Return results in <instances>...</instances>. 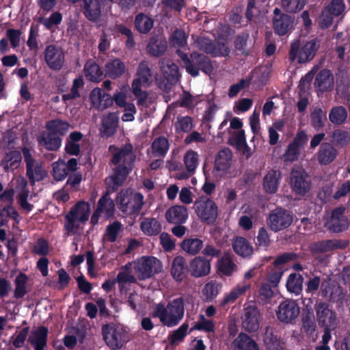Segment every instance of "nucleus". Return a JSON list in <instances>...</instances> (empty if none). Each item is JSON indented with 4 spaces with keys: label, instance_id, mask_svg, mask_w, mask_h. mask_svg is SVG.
<instances>
[{
    "label": "nucleus",
    "instance_id": "f257e3e1",
    "mask_svg": "<svg viewBox=\"0 0 350 350\" xmlns=\"http://www.w3.org/2000/svg\"><path fill=\"white\" fill-rule=\"evenodd\" d=\"M113 149L117 151L113 154L110 161L116 167L113 169V173L106 179L108 193L117 191L124 185L133 169L135 160V156L133 154V146L131 144H126L121 148H118L114 145L109 146V151H112Z\"/></svg>",
    "mask_w": 350,
    "mask_h": 350
},
{
    "label": "nucleus",
    "instance_id": "f03ea898",
    "mask_svg": "<svg viewBox=\"0 0 350 350\" xmlns=\"http://www.w3.org/2000/svg\"><path fill=\"white\" fill-rule=\"evenodd\" d=\"M185 302V297L180 296L168 301L166 306L159 303L153 308L152 317L158 318L163 326H176L184 317Z\"/></svg>",
    "mask_w": 350,
    "mask_h": 350
},
{
    "label": "nucleus",
    "instance_id": "7ed1b4c3",
    "mask_svg": "<svg viewBox=\"0 0 350 350\" xmlns=\"http://www.w3.org/2000/svg\"><path fill=\"white\" fill-rule=\"evenodd\" d=\"M90 213V204L83 200L77 202L66 215L65 230L68 233L74 232L79 227V224H84L88 219Z\"/></svg>",
    "mask_w": 350,
    "mask_h": 350
},
{
    "label": "nucleus",
    "instance_id": "20e7f679",
    "mask_svg": "<svg viewBox=\"0 0 350 350\" xmlns=\"http://www.w3.org/2000/svg\"><path fill=\"white\" fill-rule=\"evenodd\" d=\"M102 334L106 345L112 350L120 349L129 340L125 328L113 323L102 326Z\"/></svg>",
    "mask_w": 350,
    "mask_h": 350
},
{
    "label": "nucleus",
    "instance_id": "39448f33",
    "mask_svg": "<svg viewBox=\"0 0 350 350\" xmlns=\"http://www.w3.org/2000/svg\"><path fill=\"white\" fill-rule=\"evenodd\" d=\"M289 185L292 191L296 196L303 197L311 189L310 176L303 167H294L291 169L289 174Z\"/></svg>",
    "mask_w": 350,
    "mask_h": 350
},
{
    "label": "nucleus",
    "instance_id": "423d86ee",
    "mask_svg": "<svg viewBox=\"0 0 350 350\" xmlns=\"http://www.w3.org/2000/svg\"><path fill=\"white\" fill-rule=\"evenodd\" d=\"M319 46L316 40L306 42L301 47L299 40L293 42L289 51V59L295 62L297 59L299 64L311 61L315 56Z\"/></svg>",
    "mask_w": 350,
    "mask_h": 350
},
{
    "label": "nucleus",
    "instance_id": "0eeeda50",
    "mask_svg": "<svg viewBox=\"0 0 350 350\" xmlns=\"http://www.w3.org/2000/svg\"><path fill=\"white\" fill-rule=\"evenodd\" d=\"M23 154L26 165V176L31 185H34L36 182H40L46 178L48 173L45 170L43 163L35 159L27 148H23Z\"/></svg>",
    "mask_w": 350,
    "mask_h": 350
},
{
    "label": "nucleus",
    "instance_id": "6e6552de",
    "mask_svg": "<svg viewBox=\"0 0 350 350\" xmlns=\"http://www.w3.org/2000/svg\"><path fill=\"white\" fill-rule=\"evenodd\" d=\"M161 261L154 256H142L135 263L134 271L139 280L150 278L162 270Z\"/></svg>",
    "mask_w": 350,
    "mask_h": 350
},
{
    "label": "nucleus",
    "instance_id": "1a4fd4ad",
    "mask_svg": "<svg viewBox=\"0 0 350 350\" xmlns=\"http://www.w3.org/2000/svg\"><path fill=\"white\" fill-rule=\"evenodd\" d=\"M193 208L198 217L202 221L213 225L218 216V207L216 203L207 197L197 200Z\"/></svg>",
    "mask_w": 350,
    "mask_h": 350
},
{
    "label": "nucleus",
    "instance_id": "9d476101",
    "mask_svg": "<svg viewBox=\"0 0 350 350\" xmlns=\"http://www.w3.org/2000/svg\"><path fill=\"white\" fill-rule=\"evenodd\" d=\"M293 221L292 213L282 207L273 210L267 218L269 228L275 232L288 228Z\"/></svg>",
    "mask_w": 350,
    "mask_h": 350
},
{
    "label": "nucleus",
    "instance_id": "9b49d317",
    "mask_svg": "<svg viewBox=\"0 0 350 350\" xmlns=\"http://www.w3.org/2000/svg\"><path fill=\"white\" fill-rule=\"evenodd\" d=\"M198 48L212 57H227L230 49L223 42L213 41L207 37H198L196 40Z\"/></svg>",
    "mask_w": 350,
    "mask_h": 350
},
{
    "label": "nucleus",
    "instance_id": "f8f14e48",
    "mask_svg": "<svg viewBox=\"0 0 350 350\" xmlns=\"http://www.w3.org/2000/svg\"><path fill=\"white\" fill-rule=\"evenodd\" d=\"M273 14L272 25L275 34L283 36L292 31L295 17L282 12L278 8L273 10Z\"/></svg>",
    "mask_w": 350,
    "mask_h": 350
},
{
    "label": "nucleus",
    "instance_id": "ddd939ff",
    "mask_svg": "<svg viewBox=\"0 0 350 350\" xmlns=\"http://www.w3.org/2000/svg\"><path fill=\"white\" fill-rule=\"evenodd\" d=\"M44 58L47 66L53 71L61 70L65 64V53L63 49L55 44L46 46Z\"/></svg>",
    "mask_w": 350,
    "mask_h": 350
},
{
    "label": "nucleus",
    "instance_id": "4468645a",
    "mask_svg": "<svg viewBox=\"0 0 350 350\" xmlns=\"http://www.w3.org/2000/svg\"><path fill=\"white\" fill-rule=\"evenodd\" d=\"M300 308L295 301L286 299L282 301L276 311L278 320L285 323H292L299 317Z\"/></svg>",
    "mask_w": 350,
    "mask_h": 350
},
{
    "label": "nucleus",
    "instance_id": "2eb2a0df",
    "mask_svg": "<svg viewBox=\"0 0 350 350\" xmlns=\"http://www.w3.org/2000/svg\"><path fill=\"white\" fill-rule=\"evenodd\" d=\"M308 136L304 131L297 133L293 142H291L284 154L285 161L293 162L297 161L299 157L301 149L308 142Z\"/></svg>",
    "mask_w": 350,
    "mask_h": 350
},
{
    "label": "nucleus",
    "instance_id": "dca6fc26",
    "mask_svg": "<svg viewBox=\"0 0 350 350\" xmlns=\"http://www.w3.org/2000/svg\"><path fill=\"white\" fill-rule=\"evenodd\" d=\"M191 68L194 72L189 73L193 77H196L201 70L204 74L211 76L214 70L211 59L206 55L198 52L191 53Z\"/></svg>",
    "mask_w": 350,
    "mask_h": 350
},
{
    "label": "nucleus",
    "instance_id": "f3484780",
    "mask_svg": "<svg viewBox=\"0 0 350 350\" xmlns=\"http://www.w3.org/2000/svg\"><path fill=\"white\" fill-rule=\"evenodd\" d=\"M315 311L319 325L321 327H336V317L334 311L329 308L326 302L317 301Z\"/></svg>",
    "mask_w": 350,
    "mask_h": 350
},
{
    "label": "nucleus",
    "instance_id": "a211bd4d",
    "mask_svg": "<svg viewBox=\"0 0 350 350\" xmlns=\"http://www.w3.org/2000/svg\"><path fill=\"white\" fill-rule=\"evenodd\" d=\"M349 245L346 240L328 239L311 243L310 251L314 254L325 253L336 249H345Z\"/></svg>",
    "mask_w": 350,
    "mask_h": 350
},
{
    "label": "nucleus",
    "instance_id": "6ab92c4d",
    "mask_svg": "<svg viewBox=\"0 0 350 350\" xmlns=\"http://www.w3.org/2000/svg\"><path fill=\"white\" fill-rule=\"evenodd\" d=\"M189 271L194 278L208 275L211 271V260L203 256L195 257L189 263Z\"/></svg>",
    "mask_w": 350,
    "mask_h": 350
},
{
    "label": "nucleus",
    "instance_id": "aec40b11",
    "mask_svg": "<svg viewBox=\"0 0 350 350\" xmlns=\"http://www.w3.org/2000/svg\"><path fill=\"white\" fill-rule=\"evenodd\" d=\"M260 312L256 306H249L245 309L242 322L243 327L248 332H254L259 327Z\"/></svg>",
    "mask_w": 350,
    "mask_h": 350
},
{
    "label": "nucleus",
    "instance_id": "412c9836",
    "mask_svg": "<svg viewBox=\"0 0 350 350\" xmlns=\"http://www.w3.org/2000/svg\"><path fill=\"white\" fill-rule=\"evenodd\" d=\"M81 6L85 17L91 22H98L101 16V5L100 1L81 0Z\"/></svg>",
    "mask_w": 350,
    "mask_h": 350
},
{
    "label": "nucleus",
    "instance_id": "4be33fe9",
    "mask_svg": "<svg viewBox=\"0 0 350 350\" xmlns=\"http://www.w3.org/2000/svg\"><path fill=\"white\" fill-rule=\"evenodd\" d=\"M49 329L45 326H38L33 330L28 338V341L33 346L35 350H44L47 345Z\"/></svg>",
    "mask_w": 350,
    "mask_h": 350
},
{
    "label": "nucleus",
    "instance_id": "5701e85b",
    "mask_svg": "<svg viewBox=\"0 0 350 350\" xmlns=\"http://www.w3.org/2000/svg\"><path fill=\"white\" fill-rule=\"evenodd\" d=\"M189 272V267H187L185 258L181 256L174 257L171 267L172 278L176 282H182L187 277Z\"/></svg>",
    "mask_w": 350,
    "mask_h": 350
},
{
    "label": "nucleus",
    "instance_id": "b1692460",
    "mask_svg": "<svg viewBox=\"0 0 350 350\" xmlns=\"http://www.w3.org/2000/svg\"><path fill=\"white\" fill-rule=\"evenodd\" d=\"M165 218L167 222L170 224H185L188 219L187 208L181 205L173 206L166 211Z\"/></svg>",
    "mask_w": 350,
    "mask_h": 350
},
{
    "label": "nucleus",
    "instance_id": "393cba45",
    "mask_svg": "<svg viewBox=\"0 0 350 350\" xmlns=\"http://www.w3.org/2000/svg\"><path fill=\"white\" fill-rule=\"evenodd\" d=\"M118 121V117L115 113H109L107 116H104L100 129L101 136L106 138L113 136L117 131Z\"/></svg>",
    "mask_w": 350,
    "mask_h": 350
},
{
    "label": "nucleus",
    "instance_id": "a878e982",
    "mask_svg": "<svg viewBox=\"0 0 350 350\" xmlns=\"http://www.w3.org/2000/svg\"><path fill=\"white\" fill-rule=\"evenodd\" d=\"M337 154L336 148L332 144L325 142L321 144L317 157L321 165H328L335 160Z\"/></svg>",
    "mask_w": 350,
    "mask_h": 350
},
{
    "label": "nucleus",
    "instance_id": "bb28decb",
    "mask_svg": "<svg viewBox=\"0 0 350 350\" xmlns=\"http://www.w3.org/2000/svg\"><path fill=\"white\" fill-rule=\"evenodd\" d=\"M314 87L320 92L330 90L334 87V77L328 69L321 70L317 75Z\"/></svg>",
    "mask_w": 350,
    "mask_h": 350
},
{
    "label": "nucleus",
    "instance_id": "cd10ccee",
    "mask_svg": "<svg viewBox=\"0 0 350 350\" xmlns=\"http://www.w3.org/2000/svg\"><path fill=\"white\" fill-rule=\"evenodd\" d=\"M38 143L46 150L57 151L62 145V139L61 137L53 133L42 132L38 137Z\"/></svg>",
    "mask_w": 350,
    "mask_h": 350
},
{
    "label": "nucleus",
    "instance_id": "c85d7f7f",
    "mask_svg": "<svg viewBox=\"0 0 350 350\" xmlns=\"http://www.w3.org/2000/svg\"><path fill=\"white\" fill-rule=\"evenodd\" d=\"M282 178L281 172L278 170L269 171L263 178V188L266 193H275L279 187L280 180Z\"/></svg>",
    "mask_w": 350,
    "mask_h": 350
},
{
    "label": "nucleus",
    "instance_id": "c756f323",
    "mask_svg": "<svg viewBox=\"0 0 350 350\" xmlns=\"http://www.w3.org/2000/svg\"><path fill=\"white\" fill-rule=\"evenodd\" d=\"M232 157V154L229 148L219 150L215 157L214 170L222 174L226 172L230 166Z\"/></svg>",
    "mask_w": 350,
    "mask_h": 350
},
{
    "label": "nucleus",
    "instance_id": "7c9ffc66",
    "mask_svg": "<svg viewBox=\"0 0 350 350\" xmlns=\"http://www.w3.org/2000/svg\"><path fill=\"white\" fill-rule=\"evenodd\" d=\"M167 49L166 40L159 36L152 37L146 46V50L149 55L159 57L163 55Z\"/></svg>",
    "mask_w": 350,
    "mask_h": 350
},
{
    "label": "nucleus",
    "instance_id": "2f4dec72",
    "mask_svg": "<svg viewBox=\"0 0 350 350\" xmlns=\"http://www.w3.org/2000/svg\"><path fill=\"white\" fill-rule=\"evenodd\" d=\"M83 137V135L80 131L71 132L66 140L65 152L69 155L78 156L81 152L79 142Z\"/></svg>",
    "mask_w": 350,
    "mask_h": 350
},
{
    "label": "nucleus",
    "instance_id": "473e14b6",
    "mask_svg": "<svg viewBox=\"0 0 350 350\" xmlns=\"http://www.w3.org/2000/svg\"><path fill=\"white\" fill-rule=\"evenodd\" d=\"M154 20L147 14L140 12L137 14L134 19L135 29L142 34L148 33L152 29Z\"/></svg>",
    "mask_w": 350,
    "mask_h": 350
},
{
    "label": "nucleus",
    "instance_id": "72a5a7b5",
    "mask_svg": "<svg viewBox=\"0 0 350 350\" xmlns=\"http://www.w3.org/2000/svg\"><path fill=\"white\" fill-rule=\"evenodd\" d=\"M84 74L86 79L92 82H100L103 78L101 68L92 59H89L85 64Z\"/></svg>",
    "mask_w": 350,
    "mask_h": 350
},
{
    "label": "nucleus",
    "instance_id": "f704fd0d",
    "mask_svg": "<svg viewBox=\"0 0 350 350\" xmlns=\"http://www.w3.org/2000/svg\"><path fill=\"white\" fill-rule=\"evenodd\" d=\"M234 350H260L254 339L242 332L234 339Z\"/></svg>",
    "mask_w": 350,
    "mask_h": 350
},
{
    "label": "nucleus",
    "instance_id": "c9c22d12",
    "mask_svg": "<svg viewBox=\"0 0 350 350\" xmlns=\"http://www.w3.org/2000/svg\"><path fill=\"white\" fill-rule=\"evenodd\" d=\"M232 248L236 254L243 257H250L254 251L248 240L243 237H237L233 239Z\"/></svg>",
    "mask_w": 350,
    "mask_h": 350
},
{
    "label": "nucleus",
    "instance_id": "e433bc0d",
    "mask_svg": "<svg viewBox=\"0 0 350 350\" xmlns=\"http://www.w3.org/2000/svg\"><path fill=\"white\" fill-rule=\"evenodd\" d=\"M45 127L48 131L61 137L66 135L70 124L67 121L57 118L47 121Z\"/></svg>",
    "mask_w": 350,
    "mask_h": 350
},
{
    "label": "nucleus",
    "instance_id": "4c0bfd02",
    "mask_svg": "<svg viewBox=\"0 0 350 350\" xmlns=\"http://www.w3.org/2000/svg\"><path fill=\"white\" fill-rule=\"evenodd\" d=\"M22 160L21 152L18 150H11L7 152L2 159L1 164L4 166L5 172L14 171L17 169Z\"/></svg>",
    "mask_w": 350,
    "mask_h": 350
},
{
    "label": "nucleus",
    "instance_id": "58836bf2",
    "mask_svg": "<svg viewBox=\"0 0 350 350\" xmlns=\"http://www.w3.org/2000/svg\"><path fill=\"white\" fill-rule=\"evenodd\" d=\"M125 70V65L122 61L118 58L108 62L105 65L106 75L112 79L121 77Z\"/></svg>",
    "mask_w": 350,
    "mask_h": 350
},
{
    "label": "nucleus",
    "instance_id": "ea45409f",
    "mask_svg": "<svg viewBox=\"0 0 350 350\" xmlns=\"http://www.w3.org/2000/svg\"><path fill=\"white\" fill-rule=\"evenodd\" d=\"M249 284H238L230 293L226 294L219 304V306L225 307L226 305L233 304L241 295H244L250 288Z\"/></svg>",
    "mask_w": 350,
    "mask_h": 350
},
{
    "label": "nucleus",
    "instance_id": "a19ab883",
    "mask_svg": "<svg viewBox=\"0 0 350 350\" xmlns=\"http://www.w3.org/2000/svg\"><path fill=\"white\" fill-rule=\"evenodd\" d=\"M90 97L94 105L98 103L103 109L110 107L113 103V97L100 88H94L90 94Z\"/></svg>",
    "mask_w": 350,
    "mask_h": 350
},
{
    "label": "nucleus",
    "instance_id": "79ce46f5",
    "mask_svg": "<svg viewBox=\"0 0 350 350\" xmlns=\"http://www.w3.org/2000/svg\"><path fill=\"white\" fill-rule=\"evenodd\" d=\"M181 249L190 255H196L200 253L204 246L203 241L198 238L185 239L180 244Z\"/></svg>",
    "mask_w": 350,
    "mask_h": 350
},
{
    "label": "nucleus",
    "instance_id": "37998d69",
    "mask_svg": "<svg viewBox=\"0 0 350 350\" xmlns=\"http://www.w3.org/2000/svg\"><path fill=\"white\" fill-rule=\"evenodd\" d=\"M169 148V141L164 136L156 137L151 144L152 154L157 157H164L167 153Z\"/></svg>",
    "mask_w": 350,
    "mask_h": 350
},
{
    "label": "nucleus",
    "instance_id": "c03bdc74",
    "mask_svg": "<svg viewBox=\"0 0 350 350\" xmlns=\"http://www.w3.org/2000/svg\"><path fill=\"white\" fill-rule=\"evenodd\" d=\"M140 228L142 232L148 236H155L161 231V225L159 221L153 217L145 218L141 222Z\"/></svg>",
    "mask_w": 350,
    "mask_h": 350
},
{
    "label": "nucleus",
    "instance_id": "a18cd8bd",
    "mask_svg": "<svg viewBox=\"0 0 350 350\" xmlns=\"http://www.w3.org/2000/svg\"><path fill=\"white\" fill-rule=\"evenodd\" d=\"M217 267L219 271L226 276L231 275L237 268L229 253H224L218 260Z\"/></svg>",
    "mask_w": 350,
    "mask_h": 350
},
{
    "label": "nucleus",
    "instance_id": "49530a36",
    "mask_svg": "<svg viewBox=\"0 0 350 350\" xmlns=\"http://www.w3.org/2000/svg\"><path fill=\"white\" fill-rule=\"evenodd\" d=\"M263 342L268 350H282L277 336L274 334V329L271 326L265 328L263 336Z\"/></svg>",
    "mask_w": 350,
    "mask_h": 350
},
{
    "label": "nucleus",
    "instance_id": "de8ad7c7",
    "mask_svg": "<svg viewBox=\"0 0 350 350\" xmlns=\"http://www.w3.org/2000/svg\"><path fill=\"white\" fill-rule=\"evenodd\" d=\"M304 278L301 275L296 273H291L286 281V288L295 295H299L302 291Z\"/></svg>",
    "mask_w": 350,
    "mask_h": 350
},
{
    "label": "nucleus",
    "instance_id": "09e8293b",
    "mask_svg": "<svg viewBox=\"0 0 350 350\" xmlns=\"http://www.w3.org/2000/svg\"><path fill=\"white\" fill-rule=\"evenodd\" d=\"M189 324L183 323L178 329L174 330L169 336V344L171 346H176L183 342L188 334Z\"/></svg>",
    "mask_w": 350,
    "mask_h": 350
},
{
    "label": "nucleus",
    "instance_id": "8fccbe9b",
    "mask_svg": "<svg viewBox=\"0 0 350 350\" xmlns=\"http://www.w3.org/2000/svg\"><path fill=\"white\" fill-rule=\"evenodd\" d=\"M28 280L27 275L24 273H20L14 280L15 290L14 296L16 299L23 298L27 293V283Z\"/></svg>",
    "mask_w": 350,
    "mask_h": 350
},
{
    "label": "nucleus",
    "instance_id": "3c124183",
    "mask_svg": "<svg viewBox=\"0 0 350 350\" xmlns=\"http://www.w3.org/2000/svg\"><path fill=\"white\" fill-rule=\"evenodd\" d=\"M332 142L338 147H345L350 142V134L347 131L335 129L331 135Z\"/></svg>",
    "mask_w": 350,
    "mask_h": 350
},
{
    "label": "nucleus",
    "instance_id": "603ef678",
    "mask_svg": "<svg viewBox=\"0 0 350 350\" xmlns=\"http://www.w3.org/2000/svg\"><path fill=\"white\" fill-rule=\"evenodd\" d=\"M115 31L117 33L125 36L126 40L125 42V46L129 49H132L135 46V41L132 30L124 25V24H116L115 25Z\"/></svg>",
    "mask_w": 350,
    "mask_h": 350
},
{
    "label": "nucleus",
    "instance_id": "864d4df0",
    "mask_svg": "<svg viewBox=\"0 0 350 350\" xmlns=\"http://www.w3.org/2000/svg\"><path fill=\"white\" fill-rule=\"evenodd\" d=\"M347 118V109L343 106L334 107L329 114V118L334 124H342Z\"/></svg>",
    "mask_w": 350,
    "mask_h": 350
},
{
    "label": "nucleus",
    "instance_id": "5fc2aeb1",
    "mask_svg": "<svg viewBox=\"0 0 350 350\" xmlns=\"http://www.w3.org/2000/svg\"><path fill=\"white\" fill-rule=\"evenodd\" d=\"M111 193H108V189H107L106 193L98 200L96 206L98 207L101 201V213L105 212L107 217H112L115 211V205L113 200L108 198V196Z\"/></svg>",
    "mask_w": 350,
    "mask_h": 350
},
{
    "label": "nucleus",
    "instance_id": "6e6d98bb",
    "mask_svg": "<svg viewBox=\"0 0 350 350\" xmlns=\"http://www.w3.org/2000/svg\"><path fill=\"white\" fill-rule=\"evenodd\" d=\"M122 230V225L119 221L116 220L109 224L106 228L105 234V239L110 243L115 242Z\"/></svg>",
    "mask_w": 350,
    "mask_h": 350
},
{
    "label": "nucleus",
    "instance_id": "4d7b16f0",
    "mask_svg": "<svg viewBox=\"0 0 350 350\" xmlns=\"http://www.w3.org/2000/svg\"><path fill=\"white\" fill-rule=\"evenodd\" d=\"M52 166V175L56 181L63 180L68 175L69 172L66 166V162L64 161L59 159L57 161L54 162Z\"/></svg>",
    "mask_w": 350,
    "mask_h": 350
},
{
    "label": "nucleus",
    "instance_id": "13d9d810",
    "mask_svg": "<svg viewBox=\"0 0 350 350\" xmlns=\"http://www.w3.org/2000/svg\"><path fill=\"white\" fill-rule=\"evenodd\" d=\"M306 3V0H281V5L286 12L296 13L301 10Z\"/></svg>",
    "mask_w": 350,
    "mask_h": 350
},
{
    "label": "nucleus",
    "instance_id": "bf43d9fd",
    "mask_svg": "<svg viewBox=\"0 0 350 350\" xmlns=\"http://www.w3.org/2000/svg\"><path fill=\"white\" fill-rule=\"evenodd\" d=\"M215 329L214 322L211 319H206L204 315L201 314L200 320L190 329L189 333L194 330L214 332Z\"/></svg>",
    "mask_w": 350,
    "mask_h": 350
},
{
    "label": "nucleus",
    "instance_id": "052dcab7",
    "mask_svg": "<svg viewBox=\"0 0 350 350\" xmlns=\"http://www.w3.org/2000/svg\"><path fill=\"white\" fill-rule=\"evenodd\" d=\"M326 120V113L321 108H316L310 114V123L315 129H319L324 126Z\"/></svg>",
    "mask_w": 350,
    "mask_h": 350
},
{
    "label": "nucleus",
    "instance_id": "680f3d73",
    "mask_svg": "<svg viewBox=\"0 0 350 350\" xmlns=\"http://www.w3.org/2000/svg\"><path fill=\"white\" fill-rule=\"evenodd\" d=\"M325 8L335 17L343 16L345 14L346 5L344 0H332Z\"/></svg>",
    "mask_w": 350,
    "mask_h": 350
},
{
    "label": "nucleus",
    "instance_id": "e2e57ef3",
    "mask_svg": "<svg viewBox=\"0 0 350 350\" xmlns=\"http://www.w3.org/2000/svg\"><path fill=\"white\" fill-rule=\"evenodd\" d=\"M170 41L174 47H184L187 44V36L185 31L181 29H175L170 36Z\"/></svg>",
    "mask_w": 350,
    "mask_h": 350
},
{
    "label": "nucleus",
    "instance_id": "0e129e2a",
    "mask_svg": "<svg viewBox=\"0 0 350 350\" xmlns=\"http://www.w3.org/2000/svg\"><path fill=\"white\" fill-rule=\"evenodd\" d=\"M349 222L347 219H329L326 224V228L333 232H340L348 228Z\"/></svg>",
    "mask_w": 350,
    "mask_h": 350
},
{
    "label": "nucleus",
    "instance_id": "69168bd1",
    "mask_svg": "<svg viewBox=\"0 0 350 350\" xmlns=\"http://www.w3.org/2000/svg\"><path fill=\"white\" fill-rule=\"evenodd\" d=\"M193 119L190 116H179L177 118V122L175 124L176 131L189 133L193 129Z\"/></svg>",
    "mask_w": 350,
    "mask_h": 350
},
{
    "label": "nucleus",
    "instance_id": "338daca9",
    "mask_svg": "<svg viewBox=\"0 0 350 350\" xmlns=\"http://www.w3.org/2000/svg\"><path fill=\"white\" fill-rule=\"evenodd\" d=\"M131 195L127 190L122 189L116 197V202L119 209L123 213H128Z\"/></svg>",
    "mask_w": 350,
    "mask_h": 350
},
{
    "label": "nucleus",
    "instance_id": "774afa93",
    "mask_svg": "<svg viewBox=\"0 0 350 350\" xmlns=\"http://www.w3.org/2000/svg\"><path fill=\"white\" fill-rule=\"evenodd\" d=\"M143 205L144 196L139 192L135 193L133 196H131L128 213L131 214L137 213L141 211Z\"/></svg>",
    "mask_w": 350,
    "mask_h": 350
}]
</instances>
